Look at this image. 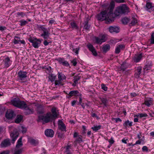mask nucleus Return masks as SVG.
Instances as JSON below:
<instances>
[{"label": "nucleus", "mask_w": 154, "mask_h": 154, "mask_svg": "<svg viewBox=\"0 0 154 154\" xmlns=\"http://www.w3.org/2000/svg\"><path fill=\"white\" fill-rule=\"evenodd\" d=\"M82 134L83 135H85L86 133L87 129L86 127L84 125L82 126Z\"/></svg>", "instance_id": "nucleus-49"}, {"label": "nucleus", "mask_w": 154, "mask_h": 154, "mask_svg": "<svg viewBox=\"0 0 154 154\" xmlns=\"http://www.w3.org/2000/svg\"><path fill=\"white\" fill-rule=\"evenodd\" d=\"M152 64L151 62H147L146 63L144 69L146 70H149L151 69Z\"/></svg>", "instance_id": "nucleus-26"}, {"label": "nucleus", "mask_w": 154, "mask_h": 154, "mask_svg": "<svg viewBox=\"0 0 154 154\" xmlns=\"http://www.w3.org/2000/svg\"><path fill=\"white\" fill-rule=\"evenodd\" d=\"M150 44H154V33H152L151 35V37L150 39Z\"/></svg>", "instance_id": "nucleus-46"}, {"label": "nucleus", "mask_w": 154, "mask_h": 154, "mask_svg": "<svg viewBox=\"0 0 154 154\" xmlns=\"http://www.w3.org/2000/svg\"><path fill=\"white\" fill-rule=\"evenodd\" d=\"M19 22L20 23V25L21 26H23L26 25L28 23V22L25 20L24 19H22L21 20H20L19 21Z\"/></svg>", "instance_id": "nucleus-41"}, {"label": "nucleus", "mask_w": 154, "mask_h": 154, "mask_svg": "<svg viewBox=\"0 0 154 154\" xmlns=\"http://www.w3.org/2000/svg\"><path fill=\"white\" fill-rule=\"evenodd\" d=\"M153 99L151 98H145L144 99V104L148 107H150L153 104Z\"/></svg>", "instance_id": "nucleus-14"}, {"label": "nucleus", "mask_w": 154, "mask_h": 154, "mask_svg": "<svg viewBox=\"0 0 154 154\" xmlns=\"http://www.w3.org/2000/svg\"><path fill=\"white\" fill-rule=\"evenodd\" d=\"M27 72L26 71H23L21 70L18 72V77L19 79L21 81L25 80L27 77Z\"/></svg>", "instance_id": "nucleus-8"}, {"label": "nucleus", "mask_w": 154, "mask_h": 154, "mask_svg": "<svg viewBox=\"0 0 154 154\" xmlns=\"http://www.w3.org/2000/svg\"><path fill=\"white\" fill-rule=\"evenodd\" d=\"M50 43H51V42H48L46 40H44V41L43 42V44L45 46H47Z\"/></svg>", "instance_id": "nucleus-62"}, {"label": "nucleus", "mask_w": 154, "mask_h": 154, "mask_svg": "<svg viewBox=\"0 0 154 154\" xmlns=\"http://www.w3.org/2000/svg\"><path fill=\"white\" fill-rule=\"evenodd\" d=\"M73 137L76 138L75 139V141L78 143H80L83 142V140L82 139V136L79 135L78 132H75L73 134Z\"/></svg>", "instance_id": "nucleus-10"}, {"label": "nucleus", "mask_w": 154, "mask_h": 154, "mask_svg": "<svg viewBox=\"0 0 154 154\" xmlns=\"http://www.w3.org/2000/svg\"><path fill=\"white\" fill-rule=\"evenodd\" d=\"M126 63L124 62L121 65L120 69L121 70L123 71H125L126 69L127 68V66L125 65Z\"/></svg>", "instance_id": "nucleus-44"}, {"label": "nucleus", "mask_w": 154, "mask_h": 154, "mask_svg": "<svg viewBox=\"0 0 154 154\" xmlns=\"http://www.w3.org/2000/svg\"><path fill=\"white\" fill-rule=\"evenodd\" d=\"M86 46L94 56H97V53L95 49L91 44L89 43L87 44Z\"/></svg>", "instance_id": "nucleus-9"}, {"label": "nucleus", "mask_w": 154, "mask_h": 154, "mask_svg": "<svg viewBox=\"0 0 154 154\" xmlns=\"http://www.w3.org/2000/svg\"><path fill=\"white\" fill-rule=\"evenodd\" d=\"M137 22V20L134 16H133L131 18V22L130 24V26H134L135 25Z\"/></svg>", "instance_id": "nucleus-30"}, {"label": "nucleus", "mask_w": 154, "mask_h": 154, "mask_svg": "<svg viewBox=\"0 0 154 154\" xmlns=\"http://www.w3.org/2000/svg\"><path fill=\"white\" fill-rule=\"evenodd\" d=\"M39 27L43 32V33L41 34V36L44 39H47L49 38L50 35V29L49 28L47 29L42 25H40Z\"/></svg>", "instance_id": "nucleus-5"}, {"label": "nucleus", "mask_w": 154, "mask_h": 154, "mask_svg": "<svg viewBox=\"0 0 154 154\" xmlns=\"http://www.w3.org/2000/svg\"><path fill=\"white\" fill-rule=\"evenodd\" d=\"M79 48H76V49H74L73 50V51L76 54H78L79 53Z\"/></svg>", "instance_id": "nucleus-59"}, {"label": "nucleus", "mask_w": 154, "mask_h": 154, "mask_svg": "<svg viewBox=\"0 0 154 154\" xmlns=\"http://www.w3.org/2000/svg\"><path fill=\"white\" fill-rule=\"evenodd\" d=\"M142 54L141 53L138 55H135L132 57V60L134 62L138 63L142 59Z\"/></svg>", "instance_id": "nucleus-19"}, {"label": "nucleus", "mask_w": 154, "mask_h": 154, "mask_svg": "<svg viewBox=\"0 0 154 154\" xmlns=\"http://www.w3.org/2000/svg\"><path fill=\"white\" fill-rule=\"evenodd\" d=\"M153 6H152V3L149 2H147L146 3L145 8L147 11L151 12L152 11V8Z\"/></svg>", "instance_id": "nucleus-25"}, {"label": "nucleus", "mask_w": 154, "mask_h": 154, "mask_svg": "<svg viewBox=\"0 0 154 154\" xmlns=\"http://www.w3.org/2000/svg\"><path fill=\"white\" fill-rule=\"evenodd\" d=\"M58 78L60 80L62 81L63 80H66V76L61 72H58L57 74Z\"/></svg>", "instance_id": "nucleus-29"}, {"label": "nucleus", "mask_w": 154, "mask_h": 154, "mask_svg": "<svg viewBox=\"0 0 154 154\" xmlns=\"http://www.w3.org/2000/svg\"><path fill=\"white\" fill-rule=\"evenodd\" d=\"M130 20V19L127 17H125L122 19V23L124 24H127Z\"/></svg>", "instance_id": "nucleus-39"}, {"label": "nucleus", "mask_w": 154, "mask_h": 154, "mask_svg": "<svg viewBox=\"0 0 154 154\" xmlns=\"http://www.w3.org/2000/svg\"><path fill=\"white\" fill-rule=\"evenodd\" d=\"M51 112H48L45 116H38V122L42 121L45 123L52 122L56 119L58 115L59 112L56 107L54 106L51 109Z\"/></svg>", "instance_id": "nucleus-1"}, {"label": "nucleus", "mask_w": 154, "mask_h": 154, "mask_svg": "<svg viewBox=\"0 0 154 154\" xmlns=\"http://www.w3.org/2000/svg\"><path fill=\"white\" fill-rule=\"evenodd\" d=\"M102 89L105 91L107 90V87L103 84H102L101 85Z\"/></svg>", "instance_id": "nucleus-53"}, {"label": "nucleus", "mask_w": 154, "mask_h": 154, "mask_svg": "<svg viewBox=\"0 0 154 154\" xmlns=\"http://www.w3.org/2000/svg\"><path fill=\"white\" fill-rule=\"evenodd\" d=\"M125 48V46L123 44H118L116 47L115 50V53L119 54L121 50H123Z\"/></svg>", "instance_id": "nucleus-20"}, {"label": "nucleus", "mask_w": 154, "mask_h": 154, "mask_svg": "<svg viewBox=\"0 0 154 154\" xmlns=\"http://www.w3.org/2000/svg\"><path fill=\"white\" fill-rule=\"evenodd\" d=\"M71 146L70 145H68L66 147V153L71 152L70 149H71Z\"/></svg>", "instance_id": "nucleus-50"}, {"label": "nucleus", "mask_w": 154, "mask_h": 154, "mask_svg": "<svg viewBox=\"0 0 154 154\" xmlns=\"http://www.w3.org/2000/svg\"><path fill=\"white\" fill-rule=\"evenodd\" d=\"M115 1L118 3H122L125 2V0H115Z\"/></svg>", "instance_id": "nucleus-61"}, {"label": "nucleus", "mask_w": 154, "mask_h": 154, "mask_svg": "<svg viewBox=\"0 0 154 154\" xmlns=\"http://www.w3.org/2000/svg\"><path fill=\"white\" fill-rule=\"evenodd\" d=\"M19 134L17 131H13L10 134L11 137L12 139V143H14L15 141L18 137Z\"/></svg>", "instance_id": "nucleus-16"}, {"label": "nucleus", "mask_w": 154, "mask_h": 154, "mask_svg": "<svg viewBox=\"0 0 154 154\" xmlns=\"http://www.w3.org/2000/svg\"><path fill=\"white\" fill-rule=\"evenodd\" d=\"M108 142H109L110 146H111L112 144H113L115 142L113 138L112 137H111L110 139L109 140Z\"/></svg>", "instance_id": "nucleus-51"}, {"label": "nucleus", "mask_w": 154, "mask_h": 154, "mask_svg": "<svg viewBox=\"0 0 154 154\" xmlns=\"http://www.w3.org/2000/svg\"><path fill=\"white\" fill-rule=\"evenodd\" d=\"M58 135V137L60 139H63L64 138V134L61 132L59 133Z\"/></svg>", "instance_id": "nucleus-52"}, {"label": "nucleus", "mask_w": 154, "mask_h": 154, "mask_svg": "<svg viewBox=\"0 0 154 154\" xmlns=\"http://www.w3.org/2000/svg\"><path fill=\"white\" fill-rule=\"evenodd\" d=\"M132 122H130L129 120L126 121L123 124V126L126 128L127 127H131L132 125Z\"/></svg>", "instance_id": "nucleus-32"}, {"label": "nucleus", "mask_w": 154, "mask_h": 154, "mask_svg": "<svg viewBox=\"0 0 154 154\" xmlns=\"http://www.w3.org/2000/svg\"><path fill=\"white\" fill-rule=\"evenodd\" d=\"M29 141L31 145L34 146H36L39 143L38 140H35L33 138H30L29 140Z\"/></svg>", "instance_id": "nucleus-28"}, {"label": "nucleus", "mask_w": 154, "mask_h": 154, "mask_svg": "<svg viewBox=\"0 0 154 154\" xmlns=\"http://www.w3.org/2000/svg\"><path fill=\"white\" fill-rule=\"evenodd\" d=\"M101 128L100 125L94 126L91 128V129L94 131H97L99 130Z\"/></svg>", "instance_id": "nucleus-48"}, {"label": "nucleus", "mask_w": 154, "mask_h": 154, "mask_svg": "<svg viewBox=\"0 0 154 154\" xmlns=\"http://www.w3.org/2000/svg\"><path fill=\"white\" fill-rule=\"evenodd\" d=\"M11 104L14 106L20 109L23 106L25 102L20 100L17 97L14 98L11 101Z\"/></svg>", "instance_id": "nucleus-4"}, {"label": "nucleus", "mask_w": 154, "mask_h": 154, "mask_svg": "<svg viewBox=\"0 0 154 154\" xmlns=\"http://www.w3.org/2000/svg\"><path fill=\"white\" fill-rule=\"evenodd\" d=\"M142 140V139H139L137 141H136L135 142V143L133 144V145H135L137 144H140L141 143V141Z\"/></svg>", "instance_id": "nucleus-60"}, {"label": "nucleus", "mask_w": 154, "mask_h": 154, "mask_svg": "<svg viewBox=\"0 0 154 154\" xmlns=\"http://www.w3.org/2000/svg\"><path fill=\"white\" fill-rule=\"evenodd\" d=\"M21 132L23 133H25L26 131V129L23 126H21Z\"/></svg>", "instance_id": "nucleus-56"}, {"label": "nucleus", "mask_w": 154, "mask_h": 154, "mask_svg": "<svg viewBox=\"0 0 154 154\" xmlns=\"http://www.w3.org/2000/svg\"><path fill=\"white\" fill-rule=\"evenodd\" d=\"M73 78V82L75 84H77L78 83V81L80 79V77L79 76H74Z\"/></svg>", "instance_id": "nucleus-47"}, {"label": "nucleus", "mask_w": 154, "mask_h": 154, "mask_svg": "<svg viewBox=\"0 0 154 154\" xmlns=\"http://www.w3.org/2000/svg\"><path fill=\"white\" fill-rule=\"evenodd\" d=\"M99 37L100 38L101 40L102 41V42H105L106 40V35L105 34H100Z\"/></svg>", "instance_id": "nucleus-38"}, {"label": "nucleus", "mask_w": 154, "mask_h": 154, "mask_svg": "<svg viewBox=\"0 0 154 154\" xmlns=\"http://www.w3.org/2000/svg\"><path fill=\"white\" fill-rule=\"evenodd\" d=\"M58 128L62 131L66 132V126L61 120H59L58 121Z\"/></svg>", "instance_id": "nucleus-11"}, {"label": "nucleus", "mask_w": 154, "mask_h": 154, "mask_svg": "<svg viewBox=\"0 0 154 154\" xmlns=\"http://www.w3.org/2000/svg\"><path fill=\"white\" fill-rule=\"evenodd\" d=\"M57 60L60 64H62L64 66L68 67L69 66V63L66 61L63 58H59Z\"/></svg>", "instance_id": "nucleus-21"}, {"label": "nucleus", "mask_w": 154, "mask_h": 154, "mask_svg": "<svg viewBox=\"0 0 154 154\" xmlns=\"http://www.w3.org/2000/svg\"><path fill=\"white\" fill-rule=\"evenodd\" d=\"M84 24V29L86 31H89L90 30V25L88 24V20H86L85 21Z\"/></svg>", "instance_id": "nucleus-27"}, {"label": "nucleus", "mask_w": 154, "mask_h": 154, "mask_svg": "<svg viewBox=\"0 0 154 154\" xmlns=\"http://www.w3.org/2000/svg\"><path fill=\"white\" fill-rule=\"evenodd\" d=\"M28 40L30 42L32 43V45L35 48H38L40 46V43L37 42L34 40L31 37L28 38Z\"/></svg>", "instance_id": "nucleus-13"}, {"label": "nucleus", "mask_w": 154, "mask_h": 154, "mask_svg": "<svg viewBox=\"0 0 154 154\" xmlns=\"http://www.w3.org/2000/svg\"><path fill=\"white\" fill-rule=\"evenodd\" d=\"M12 62L9 57H8L3 60L1 66H3V68H7L11 65Z\"/></svg>", "instance_id": "nucleus-7"}, {"label": "nucleus", "mask_w": 154, "mask_h": 154, "mask_svg": "<svg viewBox=\"0 0 154 154\" xmlns=\"http://www.w3.org/2000/svg\"><path fill=\"white\" fill-rule=\"evenodd\" d=\"M136 116L137 117H140V118H142L143 117H146L148 116V115L146 113H139L138 114L136 115Z\"/></svg>", "instance_id": "nucleus-43"}, {"label": "nucleus", "mask_w": 154, "mask_h": 154, "mask_svg": "<svg viewBox=\"0 0 154 154\" xmlns=\"http://www.w3.org/2000/svg\"><path fill=\"white\" fill-rule=\"evenodd\" d=\"M45 133L46 136L52 137L54 136V132L52 129H48L45 130Z\"/></svg>", "instance_id": "nucleus-17"}, {"label": "nucleus", "mask_w": 154, "mask_h": 154, "mask_svg": "<svg viewBox=\"0 0 154 154\" xmlns=\"http://www.w3.org/2000/svg\"><path fill=\"white\" fill-rule=\"evenodd\" d=\"M45 69H46L47 71L49 73H51L52 72L51 68L50 66L46 67L45 68Z\"/></svg>", "instance_id": "nucleus-54"}, {"label": "nucleus", "mask_w": 154, "mask_h": 154, "mask_svg": "<svg viewBox=\"0 0 154 154\" xmlns=\"http://www.w3.org/2000/svg\"><path fill=\"white\" fill-rule=\"evenodd\" d=\"M114 119L115 120L116 122H121L122 120L119 118H114Z\"/></svg>", "instance_id": "nucleus-64"}, {"label": "nucleus", "mask_w": 154, "mask_h": 154, "mask_svg": "<svg viewBox=\"0 0 154 154\" xmlns=\"http://www.w3.org/2000/svg\"><path fill=\"white\" fill-rule=\"evenodd\" d=\"M142 68L141 66H138L136 69V72L135 73L136 77L138 78L141 73Z\"/></svg>", "instance_id": "nucleus-33"}, {"label": "nucleus", "mask_w": 154, "mask_h": 154, "mask_svg": "<svg viewBox=\"0 0 154 154\" xmlns=\"http://www.w3.org/2000/svg\"><path fill=\"white\" fill-rule=\"evenodd\" d=\"M115 6V3L113 1H111L107 10L101 12L97 16V19L101 21L108 20L109 22H112L109 19V16L113 14V11Z\"/></svg>", "instance_id": "nucleus-2"}, {"label": "nucleus", "mask_w": 154, "mask_h": 154, "mask_svg": "<svg viewBox=\"0 0 154 154\" xmlns=\"http://www.w3.org/2000/svg\"><path fill=\"white\" fill-rule=\"evenodd\" d=\"M129 8L126 4H122L116 8L114 12V14L116 16L120 15H127L130 12Z\"/></svg>", "instance_id": "nucleus-3"}, {"label": "nucleus", "mask_w": 154, "mask_h": 154, "mask_svg": "<svg viewBox=\"0 0 154 154\" xmlns=\"http://www.w3.org/2000/svg\"><path fill=\"white\" fill-rule=\"evenodd\" d=\"M23 119V116L21 115H19L17 116V117L15 120V122L16 123H18L20 122Z\"/></svg>", "instance_id": "nucleus-37"}, {"label": "nucleus", "mask_w": 154, "mask_h": 154, "mask_svg": "<svg viewBox=\"0 0 154 154\" xmlns=\"http://www.w3.org/2000/svg\"><path fill=\"white\" fill-rule=\"evenodd\" d=\"M16 14L17 17H21L22 18L26 16V14L24 12H17V13Z\"/></svg>", "instance_id": "nucleus-34"}, {"label": "nucleus", "mask_w": 154, "mask_h": 154, "mask_svg": "<svg viewBox=\"0 0 154 154\" xmlns=\"http://www.w3.org/2000/svg\"><path fill=\"white\" fill-rule=\"evenodd\" d=\"M22 137H20L17 140V144L16 145V147L17 148H19L20 146L23 145L22 142Z\"/></svg>", "instance_id": "nucleus-35"}, {"label": "nucleus", "mask_w": 154, "mask_h": 154, "mask_svg": "<svg viewBox=\"0 0 154 154\" xmlns=\"http://www.w3.org/2000/svg\"><path fill=\"white\" fill-rule=\"evenodd\" d=\"M34 40L37 42L38 43H40V45L41 44L42 41V39H37L36 38H33Z\"/></svg>", "instance_id": "nucleus-58"}, {"label": "nucleus", "mask_w": 154, "mask_h": 154, "mask_svg": "<svg viewBox=\"0 0 154 154\" xmlns=\"http://www.w3.org/2000/svg\"><path fill=\"white\" fill-rule=\"evenodd\" d=\"M11 145L10 140L8 138L6 139L2 142L0 144V147L1 148L6 147Z\"/></svg>", "instance_id": "nucleus-12"}, {"label": "nucleus", "mask_w": 154, "mask_h": 154, "mask_svg": "<svg viewBox=\"0 0 154 154\" xmlns=\"http://www.w3.org/2000/svg\"><path fill=\"white\" fill-rule=\"evenodd\" d=\"M14 116V112L12 110H8L5 115L6 117L9 119H12Z\"/></svg>", "instance_id": "nucleus-23"}, {"label": "nucleus", "mask_w": 154, "mask_h": 154, "mask_svg": "<svg viewBox=\"0 0 154 154\" xmlns=\"http://www.w3.org/2000/svg\"><path fill=\"white\" fill-rule=\"evenodd\" d=\"M9 152L8 150L4 151L0 153V154H9Z\"/></svg>", "instance_id": "nucleus-63"}, {"label": "nucleus", "mask_w": 154, "mask_h": 154, "mask_svg": "<svg viewBox=\"0 0 154 154\" xmlns=\"http://www.w3.org/2000/svg\"><path fill=\"white\" fill-rule=\"evenodd\" d=\"M109 30L111 33L116 32L118 33L119 32V27L116 26H110L109 28Z\"/></svg>", "instance_id": "nucleus-22"}, {"label": "nucleus", "mask_w": 154, "mask_h": 154, "mask_svg": "<svg viewBox=\"0 0 154 154\" xmlns=\"http://www.w3.org/2000/svg\"><path fill=\"white\" fill-rule=\"evenodd\" d=\"M100 101L102 102V103H101L100 104L101 105L103 104L104 107L106 106L108 102V100L106 98H104L103 97H100Z\"/></svg>", "instance_id": "nucleus-31"}, {"label": "nucleus", "mask_w": 154, "mask_h": 154, "mask_svg": "<svg viewBox=\"0 0 154 154\" xmlns=\"http://www.w3.org/2000/svg\"><path fill=\"white\" fill-rule=\"evenodd\" d=\"M71 63L72 64L73 66H75L77 64V62L75 59H73L72 61H71Z\"/></svg>", "instance_id": "nucleus-55"}, {"label": "nucleus", "mask_w": 154, "mask_h": 154, "mask_svg": "<svg viewBox=\"0 0 154 154\" xmlns=\"http://www.w3.org/2000/svg\"><path fill=\"white\" fill-rule=\"evenodd\" d=\"M79 93V92L77 90L72 91L68 93V95L66 96V97L67 98L69 99L72 96H78Z\"/></svg>", "instance_id": "nucleus-15"}, {"label": "nucleus", "mask_w": 154, "mask_h": 154, "mask_svg": "<svg viewBox=\"0 0 154 154\" xmlns=\"http://www.w3.org/2000/svg\"><path fill=\"white\" fill-rule=\"evenodd\" d=\"M13 42L15 44L20 43L23 45L25 44V42L24 40H20V38L17 36L15 37L13 41Z\"/></svg>", "instance_id": "nucleus-18"}, {"label": "nucleus", "mask_w": 154, "mask_h": 154, "mask_svg": "<svg viewBox=\"0 0 154 154\" xmlns=\"http://www.w3.org/2000/svg\"><path fill=\"white\" fill-rule=\"evenodd\" d=\"M110 48V47L109 44H106L103 45L102 47L101 51L103 53H106L109 51Z\"/></svg>", "instance_id": "nucleus-24"}, {"label": "nucleus", "mask_w": 154, "mask_h": 154, "mask_svg": "<svg viewBox=\"0 0 154 154\" xmlns=\"http://www.w3.org/2000/svg\"><path fill=\"white\" fill-rule=\"evenodd\" d=\"M94 39L95 40V42L97 44H101L102 43V41L99 37H95Z\"/></svg>", "instance_id": "nucleus-42"}, {"label": "nucleus", "mask_w": 154, "mask_h": 154, "mask_svg": "<svg viewBox=\"0 0 154 154\" xmlns=\"http://www.w3.org/2000/svg\"><path fill=\"white\" fill-rule=\"evenodd\" d=\"M62 81V80L59 79L58 80H56L55 81V84L56 85H63Z\"/></svg>", "instance_id": "nucleus-45"}, {"label": "nucleus", "mask_w": 154, "mask_h": 154, "mask_svg": "<svg viewBox=\"0 0 154 154\" xmlns=\"http://www.w3.org/2000/svg\"><path fill=\"white\" fill-rule=\"evenodd\" d=\"M56 77V76H55L52 74H50L48 77L49 80L51 82L55 81Z\"/></svg>", "instance_id": "nucleus-36"}, {"label": "nucleus", "mask_w": 154, "mask_h": 154, "mask_svg": "<svg viewBox=\"0 0 154 154\" xmlns=\"http://www.w3.org/2000/svg\"><path fill=\"white\" fill-rule=\"evenodd\" d=\"M22 107L21 108V109L24 110V113L25 115H28L32 114L34 113V109L29 107L26 103L25 102Z\"/></svg>", "instance_id": "nucleus-6"}, {"label": "nucleus", "mask_w": 154, "mask_h": 154, "mask_svg": "<svg viewBox=\"0 0 154 154\" xmlns=\"http://www.w3.org/2000/svg\"><path fill=\"white\" fill-rule=\"evenodd\" d=\"M142 150L143 151L148 152V149L146 146H144L142 148Z\"/></svg>", "instance_id": "nucleus-57"}, {"label": "nucleus", "mask_w": 154, "mask_h": 154, "mask_svg": "<svg viewBox=\"0 0 154 154\" xmlns=\"http://www.w3.org/2000/svg\"><path fill=\"white\" fill-rule=\"evenodd\" d=\"M70 25L72 28L75 29H79L78 26H77L76 23L74 22H72L70 23Z\"/></svg>", "instance_id": "nucleus-40"}]
</instances>
